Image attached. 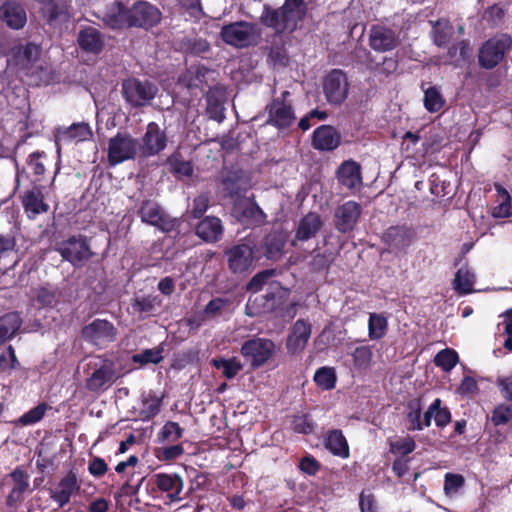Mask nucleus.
<instances>
[{
	"label": "nucleus",
	"mask_w": 512,
	"mask_h": 512,
	"mask_svg": "<svg viewBox=\"0 0 512 512\" xmlns=\"http://www.w3.org/2000/svg\"><path fill=\"white\" fill-rule=\"evenodd\" d=\"M499 204L493 208V216L496 218H508L512 216V198L499 200Z\"/></svg>",
	"instance_id": "680f3d73"
},
{
	"label": "nucleus",
	"mask_w": 512,
	"mask_h": 512,
	"mask_svg": "<svg viewBox=\"0 0 512 512\" xmlns=\"http://www.w3.org/2000/svg\"><path fill=\"white\" fill-rule=\"evenodd\" d=\"M138 141L127 132H118L108 143V162L115 166L127 160H134L137 155Z\"/></svg>",
	"instance_id": "f8f14e48"
},
{
	"label": "nucleus",
	"mask_w": 512,
	"mask_h": 512,
	"mask_svg": "<svg viewBox=\"0 0 512 512\" xmlns=\"http://www.w3.org/2000/svg\"><path fill=\"white\" fill-rule=\"evenodd\" d=\"M341 144L340 132L331 125H321L312 135V146L319 151H333Z\"/></svg>",
	"instance_id": "b1692460"
},
{
	"label": "nucleus",
	"mask_w": 512,
	"mask_h": 512,
	"mask_svg": "<svg viewBox=\"0 0 512 512\" xmlns=\"http://www.w3.org/2000/svg\"><path fill=\"white\" fill-rule=\"evenodd\" d=\"M36 301L43 307H51L56 302V291L52 287L43 286L37 290Z\"/></svg>",
	"instance_id": "13d9d810"
},
{
	"label": "nucleus",
	"mask_w": 512,
	"mask_h": 512,
	"mask_svg": "<svg viewBox=\"0 0 512 512\" xmlns=\"http://www.w3.org/2000/svg\"><path fill=\"white\" fill-rule=\"evenodd\" d=\"M11 478L14 482L13 488L7 497L6 503L8 506H14L23 499V493L28 489V476L27 474L16 469L11 473Z\"/></svg>",
	"instance_id": "c9c22d12"
},
{
	"label": "nucleus",
	"mask_w": 512,
	"mask_h": 512,
	"mask_svg": "<svg viewBox=\"0 0 512 512\" xmlns=\"http://www.w3.org/2000/svg\"><path fill=\"white\" fill-rule=\"evenodd\" d=\"M84 372L86 389L96 394L108 390L118 379L113 361L102 356L88 358Z\"/></svg>",
	"instance_id": "7ed1b4c3"
},
{
	"label": "nucleus",
	"mask_w": 512,
	"mask_h": 512,
	"mask_svg": "<svg viewBox=\"0 0 512 512\" xmlns=\"http://www.w3.org/2000/svg\"><path fill=\"white\" fill-rule=\"evenodd\" d=\"M45 156L46 154L44 151H35L28 156L27 164L32 169L34 175H44L46 169L41 159Z\"/></svg>",
	"instance_id": "bf43d9fd"
},
{
	"label": "nucleus",
	"mask_w": 512,
	"mask_h": 512,
	"mask_svg": "<svg viewBox=\"0 0 512 512\" xmlns=\"http://www.w3.org/2000/svg\"><path fill=\"white\" fill-rule=\"evenodd\" d=\"M83 336L96 344L101 341H110L114 337V328L110 322H91L83 328Z\"/></svg>",
	"instance_id": "72a5a7b5"
},
{
	"label": "nucleus",
	"mask_w": 512,
	"mask_h": 512,
	"mask_svg": "<svg viewBox=\"0 0 512 512\" xmlns=\"http://www.w3.org/2000/svg\"><path fill=\"white\" fill-rule=\"evenodd\" d=\"M168 164L171 172L176 177H191L193 174V164L191 161H185L180 152H175L168 157Z\"/></svg>",
	"instance_id": "c03bdc74"
},
{
	"label": "nucleus",
	"mask_w": 512,
	"mask_h": 512,
	"mask_svg": "<svg viewBox=\"0 0 512 512\" xmlns=\"http://www.w3.org/2000/svg\"><path fill=\"white\" fill-rule=\"evenodd\" d=\"M158 92L157 86L138 78H128L122 82V95L127 104L134 108L144 107L154 99Z\"/></svg>",
	"instance_id": "1a4fd4ad"
},
{
	"label": "nucleus",
	"mask_w": 512,
	"mask_h": 512,
	"mask_svg": "<svg viewBox=\"0 0 512 512\" xmlns=\"http://www.w3.org/2000/svg\"><path fill=\"white\" fill-rule=\"evenodd\" d=\"M221 186L223 196L234 202L247 197L246 193L250 189V180L241 169H227L222 172Z\"/></svg>",
	"instance_id": "dca6fc26"
},
{
	"label": "nucleus",
	"mask_w": 512,
	"mask_h": 512,
	"mask_svg": "<svg viewBox=\"0 0 512 512\" xmlns=\"http://www.w3.org/2000/svg\"><path fill=\"white\" fill-rule=\"evenodd\" d=\"M195 232L206 242H216L223 233L221 220L213 216L205 217L197 224Z\"/></svg>",
	"instance_id": "7c9ffc66"
},
{
	"label": "nucleus",
	"mask_w": 512,
	"mask_h": 512,
	"mask_svg": "<svg viewBox=\"0 0 512 512\" xmlns=\"http://www.w3.org/2000/svg\"><path fill=\"white\" fill-rule=\"evenodd\" d=\"M232 302L229 299L216 297L211 299L204 308V314L208 317H219L230 309Z\"/></svg>",
	"instance_id": "09e8293b"
},
{
	"label": "nucleus",
	"mask_w": 512,
	"mask_h": 512,
	"mask_svg": "<svg viewBox=\"0 0 512 512\" xmlns=\"http://www.w3.org/2000/svg\"><path fill=\"white\" fill-rule=\"evenodd\" d=\"M211 364L218 370H221L223 376L227 379L234 378L244 367L243 363L237 357L214 358Z\"/></svg>",
	"instance_id": "37998d69"
},
{
	"label": "nucleus",
	"mask_w": 512,
	"mask_h": 512,
	"mask_svg": "<svg viewBox=\"0 0 512 512\" xmlns=\"http://www.w3.org/2000/svg\"><path fill=\"white\" fill-rule=\"evenodd\" d=\"M276 346L273 341L265 338H254L244 342L241 355L252 369L264 366L275 354Z\"/></svg>",
	"instance_id": "9b49d317"
},
{
	"label": "nucleus",
	"mask_w": 512,
	"mask_h": 512,
	"mask_svg": "<svg viewBox=\"0 0 512 512\" xmlns=\"http://www.w3.org/2000/svg\"><path fill=\"white\" fill-rule=\"evenodd\" d=\"M293 429L298 433L309 434L313 431V424L306 415H299L294 417Z\"/></svg>",
	"instance_id": "69168bd1"
},
{
	"label": "nucleus",
	"mask_w": 512,
	"mask_h": 512,
	"mask_svg": "<svg viewBox=\"0 0 512 512\" xmlns=\"http://www.w3.org/2000/svg\"><path fill=\"white\" fill-rule=\"evenodd\" d=\"M291 93L288 90L281 92L280 96L275 97L266 105L268 125L279 130L287 129L292 126L296 120L295 110L292 101L289 99Z\"/></svg>",
	"instance_id": "0eeeda50"
},
{
	"label": "nucleus",
	"mask_w": 512,
	"mask_h": 512,
	"mask_svg": "<svg viewBox=\"0 0 512 512\" xmlns=\"http://www.w3.org/2000/svg\"><path fill=\"white\" fill-rule=\"evenodd\" d=\"M314 380L319 387L329 390L335 386L336 375L332 368L323 367L317 370Z\"/></svg>",
	"instance_id": "3c124183"
},
{
	"label": "nucleus",
	"mask_w": 512,
	"mask_h": 512,
	"mask_svg": "<svg viewBox=\"0 0 512 512\" xmlns=\"http://www.w3.org/2000/svg\"><path fill=\"white\" fill-rule=\"evenodd\" d=\"M400 44L398 34L391 28L383 25H372L369 32V46L376 52H388L396 49Z\"/></svg>",
	"instance_id": "412c9836"
},
{
	"label": "nucleus",
	"mask_w": 512,
	"mask_h": 512,
	"mask_svg": "<svg viewBox=\"0 0 512 512\" xmlns=\"http://www.w3.org/2000/svg\"><path fill=\"white\" fill-rule=\"evenodd\" d=\"M161 19L160 9L148 1L138 0L129 7V28L148 31L157 26Z\"/></svg>",
	"instance_id": "ddd939ff"
},
{
	"label": "nucleus",
	"mask_w": 512,
	"mask_h": 512,
	"mask_svg": "<svg viewBox=\"0 0 512 512\" xmlns=\"http://www.w3.org/2000/svg\"><path fill=\"white\" fill-rule=\"evenodd\" d=\"M336 177L340 185L349 190L354 189L361 182L360 164L352 159L345 160L338 167Z\"/></svg>",
	"instance_id": "c85d7f7f"
},
{
	"label": "nucleus",
	"mask_w": 512,
	"mask_h": 512,
	"mask_svg": "<svg viewBox=\"0 0 512 512\" xmlns=\"http://www.w3.org/2000/svg\"><path fill=\"white\" fill-rule=\"evenodd\" d=\"M354 366L359 370L369 368L372 361V351L367 346H361L354 350L353 354Z\"/></svg>",
	"instance_id": "603ef678"
},
{
	"label": "nucleus",
	"mask_w": 512,
	"mask_h": 512,
	"mask_svg": "<svg viewBox=\"0 0 512 512\" xmlns=\"http://www.w3.org/2000/svg\"><path fill=\"white\" fill-rule=\"evenodd\" d=\"M102 21L113 30L129 29V7L121 1H113L106 6Z\"/></svg>",
	"instance_id": "5701e85b"
},
{
	"label": "nucleus",
	"mask_w": 512,
	"mask_h": 512,
	"mask_svg": "<svg viewBox=\"0 0 512 512\" xmlns=\"http://www.w3.org/2000/svg\"><path fill=\"white\" fill-rule=\"evenodd\" d=\"M349 86L346 73L341 69H332L323 81L326 100L332 105H341L348 96Z\"/></svg>",
	"instance_id": "2eb2a0df"
},
{
	"label": "nucleus",
	"mask_w": 512,
	"mask_h": 512,
	"mask_svg": "<svg viewBox=\"0 0 512 512\" xmlns=\"http://www.w3.org/2000/svg\"><path fill=\"white\" fill-rule=\"evenodd\" d=\"M17 241L13 234H0V260L16 251Z\"/></svg>",
	"instance_id": "052dcab7"
},
{
	"label": "nucleus",
	"mask_w": 512,
	"mask_h": 512,
	"mask_svg": "<svg viewBox=\"0 0 512 512\" xmlns=\"http://www.w3.org/2000/svg\"><path fill=\"white\" fill-rule=\"evenodd\" d=\"M220 36L228 45L236 48H247L257 45L261 31L255 23L237 21L224 25L221 28Z\"/></svg>",
	"instance_id": "39448f33"
},
{
	"label": "nucleus",
	"mask_w": 512,
	"mask_h": 512,
	"mask_svg": "<svg viewBox=\"0 0 512 512\" xmlns=\"http://www.w3.org/2000/svg\"><path fill=\"white\" fill-rule=\"evenodd\" d=\"M398 65L396 57H384L382 62H377L370 52L366 53V67L376 74L390 76L397 70Z\"/></svg>",
	"instance_id": "4c0bfd02"
},
{
	"label": "nucleus",
	"mask_w": 512,
	"mask_h": 512,
	"mask_svg": "<svg viewBox=\"0 0 512 512\" xmlns=\"http://www.w3.org/2000/svg\"><path fill=\"white\" fill-rule=\"evenodd\" d=\"M475 275L469 268L461 267L455 274L453 288L459 295H467L474 291Z\"/></svg>",
	"instance_id": "a19ab883"
},
{
	"label": "nucleus",
	"mask_w": 512,
	"mask_h": 512,
	"mask_svg": "<svg viewBox=\"0 0 512 512\" xmlns=\"http://www.w3.org/2000/svg\"><path fill=\"white\" fill-rule=\"evenodd\" d=\"M18 330L17 322H0V344L12 338Z\"/></svg>",
	"instance_id": "338daca9"
},
{
	"label": "nucleus",
	"mask_w": 512,
	"mask_h": 512,
	"mask_svg": "<svg viewBox=\"0 0 512 512\" xmlns=\"http://www.w3.org/2000/svg\"><path fill=\"white\" fill-rule=\"evenodd\" d=\"M512 49V36L507 33L495 35L486 40L478 50V64L492 70L497 67Z\"/></svg>",
	"instance_id": "20e7f679"
},
{
	"label": "nucleus",
	"mask_w": 512,
	"mask_h": 512,
	"mask_svg": "<svg viewBox=\"0 0 512 512\" xmlns=\"http://www.w3.org/2000/svg\"><path fill=\"white\" fill-rule=\"evenodd\" d=\"M21 203L30 220H34L38 215L47 213L49 210L41 185H34L31 189L26 190L21 196Z\"/></svg>",
	"instance_id": "4be33fe9"
},
{
	"label": "nucleus",
	"mask_w": 512,
	"mask_h": 512,
	"mask_svg": "<svg viewBox=\"0 0 512 512\" xmlns=\"http://www.w3.org/2000/svg\"><path fill=\"white\" fill-rule=\"evenodd\" d=\"M79 490L80 483L78 478L73 471H70L59 481L54 489H51L50 497L59 507H63L69 503L71 496Z\"/></svg>",
	"instance_id": "393cba45"
},
{
	"label": "nucleus",
	"mask_w": 512,
	"mask_h": 512,
	"mask_svg": "<svg viewBox=\"0 0 512 512\" xmlns=\"http://www.w3.org/2000/svg\"><path fill=\"white\" fill-rule=\"evenodd\" d=\"M61 139L65 141H86L92 138L93 132L88 123H73L59 132Z\"/></svg>",
	"instance_id": "58836bf2"
},
{
	"label": "nucleus",
	"mask_w": 512,
	"mask_h": 512,
	"mask_svg": "<svg viewBox=\"0 0 512 512\" xmlns=\"http://www.w3.org/2000/svg\"><path fill=\"white\" fill-rule=\"evenodd\" d=\"M415 231L407 225L390 226L383 234L382 240L392 252H405L415 239Z\"/></svg>",
	"instance_id": "aec40b11"
},
{
	"label": "nucleus",
	"mask_w": 512,
	"mask_h": 512,
	"mask_svg": "<svg viewBox=\"0 0 512 512\" xmlns=\"http://www.w3.org/2000/svg\"><path fill=\"white\" fill-rule=\"evenodd\" d=\"M277 275L276 269H265L256 273L248 282L247 290L256 294L264 285L268 284V290L264 295H251L246 304L247 314L249 316L260 315L265 312L273 311L282 304V299L287 295L280 282L268 280Z\"/></svg>",
	"instance_id": "f257e3e1"
},
{
	"label": "nucleus",
	"mask_w": 512,
	"mask_h": 512,
	"mask_svg": "<svg viewBox=\"0 0 512 512\" xmlns=\"http://www.w3.org/2000/svg\"><path fill=\"white\" fill-rule=\"evenodd\" d=\"M255 244L253 242H241L224 251L229 270L233 274H247L255 265Z\"/></svg>",
	"instance_id": "9d476101"
},
{
	"label": "nucleus",
	"mask_w": 512,
	"mask_h": 512,
	"mask_svg": "<svg viewBox=\"0 0 512 512\" xmlns=\"http://www.w3.org/2000/svg\"><path fill=\"white\" fill-rule=\"evenodd\" d=\"M287 243V235L281 231H272L263 240V255L269 260L281 258Z\"/></svg>",
	"instance_id": "c756f323"
},
{
	"label": "nucleus",
	"mask_w": 512,
	"mask_h": 512,
	"mask_svg": "<svg viewBox=\"0 0 512 512\" xmlns=\"http://www.w3.org/2000/svg\"><path fill=\"white\" fill-rule=\"evenodd\" d=\"M434 362L445 371H450L458 362V355L454 350L444 349L438 352Z\"/></svg>",
	"instance_id": "8fccbe9b"
},
{
	"label": "nucleus",
	"mask_w": 512,
	"mask_h": 512,
	"mask_svg": "<svg viewBox=\"0 0 512 512\" xmlns=\"http://www.w3.org/2000/svg\"><path fill=\"white\" fill-rule=\"evenodd\" d=\"M40 54V46L33 42H28L14 51L13 60L17 66L21 68H28L30 65L38 61Z\"/></svg>",
	"instance_id": "f704fd0d"
},
{
	"label": "nucleus",
	"mask_w": 512,
	"mask_h": 512,
	"mask_svg": "<svg viewBox=\"0 0 512 512\" xmlns=\"http://www.w3.org/2000/svg\"><path fill=\"white\" fill-rule=\"evenodd\" d=\"M183 429L176 422H167L162 430L165 439L175 441L182 436Z\"/></svg>",
	"instance_id": "774afa93"
},
{
	"label": "nucleus",
	"mask_w": 512,
	"mask_h": 512,
	"mask_svg": "<svg viewBox=\"0 0 512 512\" xmlns=\"http://www.w3.org/2000/svg\"><path fill=\"white\" fill-rule=\"evenodd\" d=\"M325 447L336 456L342 458L349 456L348 443L340 430H333L327 434Z\"/></svg>",
	"instance_id": "ea45409f"
},
{
	"label": "nucleus",
	"mask_w": 512,
	"mask_h": 512,
	"mask_svg": "<svg viewBox=\"0 0 512 512\" xmlns=\"http://www.w3.org/2000/svg\"><path fill=\"white\" fill-rule=\"evenodd\" d=\"M206 112L210 119L222 122L225 118L223 100L217 88H209L206 93Z\"/></svg>",
	"instance_id": "e433bc0d"
},
{
	"label": "nucleus",
	"mask_w": 512,
	"mask_h": 512,
	"mask_svg": "<svg viewBox=\"0 0 512 512\" xmlns=\"http://www.w3.org/2000/svg\"><path fill=\"white\" fill-rule=\"evenodd\" d=\"M233 214L247 227H261L267 223V215L256 202L254 194L233 202Z\"/></svg>",
	"instance_id": "4468645a"
},
{
	"label": "nucleus",
	"mask_w": 512,
	"mask_h": 512,
	"mask_svg": "<svg viewBox=\"0 0 512 512\" xmlns=\"http://www.w3.org/2000/svg\"><path fill=\"white\" fill-rule=\"evenodd\" d=\"M39 13L50 26L68 23L71 18L69 5L63 0H36Z\"/></svg>",
	"instance_id": "6ab92c4d"
},
{
	"label": "nucleus",
	"mask_w": 512,
	"mask_h": 512,
	"mask_svg": "<svg viewBox=\"0 0 512 512\" xmlns=\"http://www.w3.org/2000/svg\"><path fill=\"white\" fill-rule=\"evenodd\" d=\"M167 146V136L156 122L148 123L141 144H138L141 156L151 157L158 155Z\"/></svg>",
	"instance_id": "a211bd4d"
},
{
	"label": "nucleus",
	"mask_w": 512,
	"mask_h": 512,
	"mask_svg": "<svg viewBox=\"0 0 512 512\" xmlns=\"http://www.w3.org/2000/svg\"><path fill=\"white\" fill-rule=\"evenodd\" d=\"M137 215L142 223L156 227L163 233H170L179 229L181 221L168 215L154 200L145 199L141 202Z\"/></svg>",
	"instance_id": "423d86ee"
},
{
	"label": "nucleus",
	"mask_w": 512,
	"mask_h": 512,
	"mask_svg": "<svg viewBox=\"0 0 512 512\" xmlns=\"http://www.w3.org/2000/svg\"><path fill=\"white\" fill-rule=\"evenodd\" d=\"M306 13L307 4L305 0H285L283 5L277 9L265 4L260 16V23L277 33L292 32L298 22L304 20Z\"/></svg>",
	"instance_id": "f03ea898"
},
{
	"label": "nucleus",
	"mask_w": 512,
	"mask_h": 512,
	"mask_svg": "<svg viewBox=\"0 0 512 512\" xmlns=\"http://www.w3.org/2000/svg\"><path fill=\"white\" fill-rule=\"evenodd\" d=\"M311 334V328L308 322H295L292 333L287 340V349L292 354L302 351Z\"/></svg>",
	"instance_id": "473e14b6"
},
{
	"label": "nucleus",
	"mask_w": 512,
	"mask_h": 512,
	"mask_svg": "<svg viewBox=\"0 0 512 512\" xmlns=\"http://www.w3.org/2000/svg\"><path fill=\"white\" fill-rule=\"evenodd\" d=\"M56 251L63 260L68 261L74 267H80L94 256L88 237L82 234L72 235L61 241L58 243Z\"/></svg>",
	"instance_id": "6e6552de"
},
{
	"label": "nucleus",
	"mask_w": 512,
	"mask_h": 512,
	"mask_svg": "<svg viewBox=\"0 0 512 512\" xmlns=\"http://www.w3.org/2000/svg\"><path fill=\"white\" fill-rule=\"evenodd\" d=\"M431 418H434L437 426H446L450 420L451 415L447 408H441V400L436 399L424 414V425L429 426Z\"/></svg>",
	"instance_id": "79ce46f5"
},
{
	"label": "nucleus",
	"mask_w": 512,
	"mask_h": 512,
	"mask_svg": "<svg viewBox=\"0 0 512 512\" xmlns=\"http://www.w3.org/2000/svg\"><path fill=\"white\" fill-rule=\"evenodd\" d=\"M322 220L319 214L310 212L299 222L295 238L299 241H307L316 236L322 227Z\"/></svg>",
	"instance_id": "2f4dec72"
},
{
	"label": "nucleus",
	"mask_w": 512,
	"mask_h": 512,
	"mask_svg": "<svg viewBox=\"0 0 512 512\" xmlns=\"http://www.w3.org/2000/svg\"><path fill=\"white\" fill-rule=\"evenodd\" d=\"M411 411L408 413L409 429L421 430L424 423L420 421L421 409L418 403L411 404Z\"/></svg>",
	"instance_id": "0e129e2a"
},
{
	"label": "nucleus",
	"mask_w": 512,
	"mask_h": 512,
	"mask_svg": "<svg viewBox=\"0 0 512 512\" xmlns=\"http://www.w3.org/2000/svg\"><path fill=\"white\" fill-rule=\"evenodd\" d=\"M464 485V477L459 474L447 473L445 475L444 492L447 496H452Z\"/></svg>",
	"instance_id": "4d7b16f0"
},
{
	"label": "nucleus",
	"mask_w": 512,
	"mask_h": 512,
	"mask_svg": "<svg viewBox=\"0 0 512 512\" xmlns=\"http://www.w3.org/2000/svg\"><path fill=\"white\" fill-rule=\"evenodd\" d=\"M210 73L212 70L204 65H192L179 77V83L189 90L203 91L208 86L207 76Z\"/></svg>",
	"instance_id": "bb28decb"
},
{
	"label": "nucleus",
	"mask_w": 512,
	"mask_h": 512,
	"mask_svg": "<svg viewBox=\"0 0 512 512\" xmlns=\"http://www.w3.org/2000/svg\"><path fill=\"white\" fill-rule=\"evenodd\" d=\"M512 419V405L500 404L498 405L491 416V421L494 425H504Z\"/></svg>",
	"instance_id": "6e6d98bb"
},
{
	"label": "nucleus",
	"mask_w": 512,
	"mask_h": 512,
	"mask_svg": "<svg viewBox=\"0 0 512 512\" xmlns=\"http://www.w3.org/2000/svg\"><path fill=\"white\" fill-rule=\"evenodd\" d=\"M162 351L163 349L160 347L144 350L141 353L135 354L133 361L140 364H157L163 359Z\"/></svg>",
	"instance_id": "864d4df0"
},
{
	"label": "nucleus",
	"mask_w": 512,
	"mask_h": 512,
	"mask_svg": "<svg viewBox=\"0 0 512 512\" xmlns=\"http://www.w3.org/2000/svg\"><path fill=\"white\" fill-rule=\"evenodd\" d=\"M362 214V206L353 200L344 202L334 211V227L342 234L352 232Z\"/></svg>",
	"instance_id": "f3484780"
},
{
	"label": "nucleus",
	"mask_w": 512,
	"mask_h": 512,
	"mask_svg": "<svg viewBox=\"0 0 512 512\" xmlns=\"http://www.w3.org/2000/svg\"><path fill=\"white\" fill-rule=\"evenodd\" d=\"M77 42L83 51L95 55L101 53L104 48V39L101 32L92 26L85 27L79 31Z\"/></svg>",
	"instance_id": "cd10ccee"
},
{
	"label": "nucleus",
	"mask_w": 512,
	"mask_h": 512,
	"mask_svg": "<svg viewBox=\"0 0 512 512\" xmlns=\"http://www.w3.org/2000/svg\"><path fill=\"white\" fill-rule=\"evenodd\" d=\"M161 300L158 296L148 295L134 299L132 307L135 311L145 314H151L157 306H160Z\"/></svg>",
	"instance_id": "de8ad7c7"
},
{
	"label": "nucleus",
	"mask_w": 512,
	"mask_h": 512,
	"mask_svg": "<svg viewBox=\"0 0 512 512\" xmlns=\"http://www.w3.org/2000/svg\"><path fill=\"white\" fill-rule=\"evenodd\" d=\"M155 483L158 489L163 492H171L173 489L182 491L183 489V481L176 474H157L155 475Z\"/></svg>",
	"instance_id": "a18cd8bd"
},
{
	"label": "nucleus",
	"mask_w": 512,
	"mask_h": 512,
	"mask_svg": "<svg viewBox=\"0 0 512 512\" xmlns=\"http://www.w3.org/2000/svg\"><path fill=\"white\" fill-rule=\"evenodd\" d=\"M45 411H46V405L40 404V405L32 408L31 410H29L24 415H22L17 420V423L22 426H28V425L35 424L43 418Z\"/></svg>",
	"instance_id": "5fc2aeb1"
},
{
	"label": "nucleus",
	"mask_w": 512,
	"mask_h": 512,
	"mask_svg": "<svg viewBox=\"0 0 512 512\" xmlns=\"http://www.w3.org/2000/svg\"><path fill=\"white\" fill-rule=\"evenodd\" d=\"M0 19L13 30L22 29L27 22L24 7L14 1H6L0 6Z\"/></svg>",
	"instance_id": "a878e982"
},
{
	"label": "nucleus",
	"mask_w": 512,
	"mask_h": 512,
	"mask_svg": "<svg viewBox=\"0 0 512 512\" xmlns=\"http://www.w3.org/2000/svg\"><path fill=\"white\" fill-rule=\"evenodd\" d=\"M18 364L15 351L12 346H9L7 352L0 355V367L3 370H10L16 368Z\"/></svg>",
	"instance_id": "e2e57ef3"
},
{
	"label": "nucleus",
	"mask_w": 512,
	"mask_h": 512,
	"mask_svg": "<svg viewBox=\"0 0 512 512\" xmlns=\"http://www.w3.org/2000/svg\"><path fill=\"white\" fill-rule=\"evenodd\" d=\"M444 105L445 99L435 86L429 87L424 92V106L427 111L431 113L438 112L444 107Z\"/></svg>",
	"instance_id": "49530a36"
}]
</instances>
